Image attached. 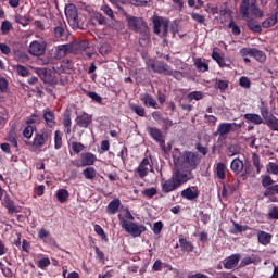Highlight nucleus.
I'll use <instances>...</instances> for the list:
<instances>
[{
	"label": "nucleus",
	"mask_w": 278,
	"mask_h": 278,
	"mask_svg": "<svg viewBox=\"0 0 278 278\" xmlns=\"http://www.w3.org/2000/svg\"><path fill=\"white\" fill-rule=\"evenodd\" d=\"M173 160L176 170L190 173V175H192V170H197V166H199V163L201 162L198 153L192 151H185L181 153L178 149L174 152Z\"/></svg>",
	"instance_id": "f257e3e1"
},
{
	"label": "nucleus",
	"mask_w": 278,
	"mask_h": 278,
	"mask_svg": "<svg viewBox=\"0 0 278 278\" xmlns=\"http://www.w3.org/2000/svg\"><path fill=\"white\" fill-rule=\"evenodd\" d=\"M192 179H194V174L175 168L172 177L162 184V191L168 194V192L177 190V188L192 181Z\"/></svg>",
	"instance_id": "f03ea898"
},
{
	"label": "nucleus",
	"mask_w": 278,
	"mask_h": 278,
	"mask_svg": "<svg viewBox=\"0 0 278 278\" xmlns=\"http://www.w3.org/2000/svg\"><path fill=\"white\" fill-rule=\"evenodd\" d=\"M118 220L122 229L126 233H130L132 238H140V236H142V233L147 231V227L144 225L128 222L127 219H125V217H123V214H118Z\"/></svg>",
	"instance_id": "7ed1b4c3"
},
{
	"label": "nucleus",
	"mask_w": 278,
	"mask_h": 278,
	"mask_svg": "<svg viewBox=\"0 0 278 278\" xmlns=\"http://www.w3.org/2000/svg\"><path fill=\"white\" fill-rule=\"evenodd\" d=\"M239 10L243 18H251V14L257 18L264 16V12L257 8V0H241Z\"/></svg>",
	"instance_id": "20e7f679"
},
{
	"label": "nucleus",
	"mask_w": 278,
	"mask_h": 278,
	"mask_svg": "<svg viewBox=\"0 0 278 278\" xmlns=\"http://www.w3.org/2000/svg\"><path fill=\"white\" fill-rule=\"evenodd\" d=\"M128 27L131 31L135 34H140L143 37L149 36V25L147 24V21L142 17L128 15L126 17Z\"/></svg>",
	"instance_id": "39448f33"
},
{
	"label": "nucleus",
	"mask_w": 278,
	"mask_h": 278,
	"mask_svg": "<svg viewBox=\"0 0 278 278\" xmlns=\"http://www.w3.org/2000/svg\"><path fill=\"white\" fill-rule=\"evenodd\" d=\"M242 124L238 123H220L217 127V130L214 132V136H219L218 140H226L227 135L231 134L233 129H241Z\"/></svg>",
	"instance_id": "423d86ee"
},
{
	"label": "nucleus",
	"mask_w": 278,
	"mask_h": 278,
	"mask_svg": "<svg viewBox=\"0 0 278 278\" xmlns=\"http://www.w3.org/2000/svg\"><path fill=\"white\" fill-rule=\"evenodd\" d=\"M65 16L68 25L73 29H79V14L77 13V7L73 3L65 5Z\"/></svg>",
	"instance_id": "0eeeda50"
},
{
	"label": "nucleus",
	"mask_w": 278,
	"mask_h": 278,
	"mask_svg": "<svg viewBox=\"0 0 278 278\" xmlns=\"http://www.w3.org/2000/svg\"><path fill=\"white\" fill-rule=\"evenodd\" d=\"M52 131L48 129H41L39 130L33 140V147H36V149H40L41 147H45L49 140H51Z\"/></svg>",
	"instance_id": "6e6552de"
},
{
	"label": "nucleus",
	"mask_w": 278,
	"mask_h": 278,
	"mask_svg": "<svg viewBox=\"0 0 278 278\" xmlns=\"http://www.w3.org/2000/svg\"><path fill=\"white\" fill-rule=\"evenodd\" d=\"M152 25H153V31L154 34L156 35H160L161 34V27L164 31V36H167L168 35V20L162 17V16H159V15H153L152 16Z\"/></svg>",
	"instance_id": "1a4fd4ad"
},
{
	"label": "nucleus",
	"mask_w": 278,
	"mask_h": 278,
	"mask_svg": "<svg viewBox=\"0 0 278 278\" xmlns=\"http://www.w3.org/2000/svg\"><path fill=\"white\" fill-rule=\"evenodd\" d=\"M148 66L153 71V73H159L160 75H173V68H170V65L165 64L164 62L150 60L148 62Z\"/></svg>",
	"instance_id": "9d476101"
},
{
	"label": "nucleus",
	"mask_w": 278,
	"mask_h": 278,
	"mask_svg": "<svg viewBox=\"0 0 278 278\" xmlns=\"http://www.w3.org/2000/svg\"><path fill=\"white\" fill-rule=\"evenodd\" d=\"M261 115L271 131H278V118L275 115L268 116V109H261Z\"/></svg>",
	"instance_id": "9b49d317"
},
{
	"label": "nucleus",
	"mask_w": 278,
	"mask_h": 278,
	"mask_svg": "<svg viewBox=\"0 0 278 278\" xmlns=\"http://www.w3.org/2000/svg\"><path fill=\"white\" fill-rule=\"evenodd\" d=\"M45 51H47V43L45 41L40 42L35 40L29 45L28 48V53L35 56L45 55Z\"/></svg>",
	"instance_id": "f8f14e48"
},
{
	"label": "nucleus",
	"mask_w": 278,
	"mask_h": 278,
	"mask_svg": "<svg viewBox=\"0 0 278 278\" xmlns=\"http://www.w3.org/2000/svg\"><path fill=\"white\" fill-rule=\"evenodd\" d=\"M242 255L240 253L231 254L223 261L224 268L226 270H233L238 264H240Z\"/></svg>",
	"instance_id": "ddd939ff"
},
{
	"label": "nucleus",
	"mask_w": 278,
	"mask_h": 278,
	"mask_svg": "<svg viewBox=\"0 0 278 278\" xmlns=\"http://www.w3.org/2000/svg\"><path fill=\"white\" fill-rule=\"evenodd\" d=\"M75 123L80 129H88L92 125V115L88 113H81L76 116Z\"/></svg>",
	"instance_id": "4468645a"
},
{
	"label": "nucleus",
	"mask_w": 278,
	"mask_h": 278,
	"mask_svg": "<svg viewBox=\"0 0 278 278\" xmlns=\"http://www.w3.org/2000/svg\"><path fill=\"white\" fill-rule=\"evenodd\" d=\"M149 168H151V161L149 160V157H144L140 162L139 166L135 169V173H137L140 179H144V177L149 175Z\"/></svg>",
	"instance_id": "2eb2a0df"
},
{
	"label": "nucleus",
	"mask_w": 278,
	"mask_h": 278,
	"mask_svg": "<svg viewBox=\"0 0 278 278\" xmlns=\"http://www.w3.org/2000/svg\"><path fill=\"white\" fill-rule=\"evenodd\" d=\"M66 31V22L63 18L54 21L53 34L55 38H62Z\"/></svg>",
	"instance_id": "dca6fc26"
},
{
	"label": "nucleus",
	"mask_w": 278,
	"mask_h": 278,
	"mask_svg": "<svg viewBox=\"0 0 278 278\" xmlns=\"http://www.w3.org/2000/svg\"><path fill=\"white\" fill-rule=\"evenodd\" d=\"M36 73L40 77V79H42V81L45 84H53V81H55V78L53 77V74L51 73V70L37 68Z\"/></svg>",
	"instance_id": "f3484780"
},
{
	"label": "nucleus",
	"mask_w": 278,
	"mask_h": 278,
	"mask_svg": "<svg viewBox=\"0 0 278 278\" xmlns=\"http://www.w3.org/2000/svg\"><path fill=\"white\" fill-rule=\"evenodd\" d=\"M180 195L182 199H187V201H194L199 199V189L197 187H189L184 189Z\"/></svg>",
	"instance_id": "a211bd4d"
},
{
	"label": "nucleus",
	"mask_w": 278,
	"mask_h": 278,
	"mask_svg": "<svg viewBox=\"0 0 278 278\" xmlns=\"http://www.w3.org/2000/svg\"><path fill=\"white\" fill-rule=\"evenodd\" d=\"M148 132H149V136H151V138H153V140L159 142V144L161 147H164L166 141L164 140V136L162 135V130H160V128L149 127Z\"/></svg>",
	"instance_id": "6ab92c4d"
},
{
	"label": "nucleus",
	"mask_w": 278,
	"mask_h": 278,
	"mask_svg": "<svg viewBox=\"0 0 278 278\" xmlns=\"http://www.w3.org/2000/svg\"><path fill=\"white\" fill-rule=\"evenodd\" d=\"M43 119L46 121L47 127H49L50 129H53V127H55V113H53L51 109H45Z\"/></svg>",
	"instance_id": "aec40b11"
},
{
	"label": "nucleus",
	"mask_w": 278,
	"mask_h": 278,
	"mask_svg": "<svg viewBox=\"0 0 278 278\" xmlns=\"http://www.w3.org/2000/svg\"><path fill=\"white\" fill-rule=\"evenodd\" d=\"M260 262H262V258L258 255H245L240 262V268H245V266H251V264H260Z\"/></svg>",
	"instance_id": "412c9836"
},
{
	"label": "nucleus",
	"mask_w": 278,
	"mask_h": 278,
	"mask_svg": "<svg viewBox=\"0 0 278 278\" xmlns=\"http://www.w3.org/2000/svg\"><path fill=\"white\" fill-rule=\"evenodd\" d=\"M2 205L8 210L9 214H18V207L14 205V201L8 194L4 195Z\"/></svg>",
	"instance_id": "4be33fe9"
},
{
	"label": "nucleus",
	"mask_w": 278,
	"mask_h": 278,
	"mask_svg": "<svg viewBox=\"0 0 278 278\" xmlns=\"http://www.w3.org/2000/svg\"><path fill=\"white\" fill-rule=\"evenodd\" d=\"M94 162H97V155L92 152L81 154V166H94Z\"/></svg>",
	"instance_id": "5701e85b"
},
{
	"label": "nucleus",
	"mask_w": 278,
	"mask_h": 278,
	"mask_svg": "<svg viewBox=\"0 0 278 278\" xmlns=\"http://www.w3.org/2000/svg\"><path fill=\"white\" fill-rule=\"evenodd\" d=\"M140 101L143 102V105H146V108H153L154 110H157V101H155V99H153L152 94L146 93L142 94L140 98Z\"/></svg>",
	"instance_id": "b1692460"
},
{
	"label": "nucleus",
	"mask_w": 278,
	"mask_h": 278,
	"mask_svg": "<svg viewBox=\"0 0 278 278\" xmlns=\"http://www.w3.org/2000/svg\"><path fill=\"white\" fill-rule=\"evenodd\" d=\"M68 53H73V45L66 43V45H61L56 48V55L58 58H66Z\"/></svg>",
	"instance_id": "393cba45"
},
{
	"label": "nucleus",
	"mask_w": 278,
	"mask_h": 278,
	"mask_svg": "<svg viewBox=\"0 0 278 278\" xmlns=\"http://www.w3.org/2000/svg\"><path fill=\"white\" fill-rule=\"evenodd\" d=\"M243 118H245L248 123H253V125H262V123H264L262 115L256 113H247L243 115Z\"/></svg>",
	"instance_id": "a878e982"
},
{
	"label": "nucleus",
	"mask_w": 278,
	"mask_h": 278,
	"mask_svg": "<svg viewBox=\"0 0 278 278\" xmlns=\"http://www.w3.org/2000/svg\"><path fill=\"white\" fill-rule=\"evenodd\" d=\"M230 168L233 174L240 175V173L244 170V162H242L240 159H235L230 164Z\"/></svg>",
	"instance_id": "bb28decb"
},
{
	"label": "nucleus",
	"mask_w": 278,
	"mask_h": 278,
	"mask_svg": "<svg viewBox=\"0 0 278 278\" xmlns=\"http://www.w3.org/2000/svg\"><path fill=\"white\" fill-rule=\"evenodd\" d=\"M277 24H278V11H276V13L273 14L270 17H267L262 23V27H264V29H269V27H275V25Z\"/></svg>",
	"instance_id": "cd10ccee"
},
{
	"label": "nucleus",
	"mask_w": 278,
	"mask_h": 278,
	"mask_svg": "<svg viewBox=\"0 0 278 278\" xmlns=\"http://www.w3.org/2000/svg\"><path fill=\"white\" fill-rule=\"evenodd\" d=\"M121 207V200L113 199L106 206L108 214H116Z\"/></svg>",
	"instance_id": "c85d7f7f"
},
{
	"label": "nucleus",
	"mask_w": 278,
	"mask_h": 278,
	"mask_svg": "<svg viewBox=\"0 0 278 278\" xmlns=\"http://www.w3.org/2000/svg\"><path fill=\"white\" fill-rule=\"evenodd\" d=\"M257 238H258V242L261 244H264V247H266V244H270V240L273 239V236L266 231H258Z\"/></svg>",
	"instance_id": "c756f323"
},
{
	"label": "nucleus",
	"mask_w": 278,
	"mask_h": 278,
	"mask_svg": "<svg viewBox=\"0 0 278 278\" xmlns=\"http://www.w3.org/2000/svg\"><path fill=\"white\" fill-rule=\"evenodd\" d=\"M179 244L182 251H186L187 253H191L192 251H194V244L192 243V241H188L185 238H180Z\"/></svg>",
	"instance_id": "7c9ffc66"
},
{
	"label": "nucleus",
	"mask_w": 278,
	"mask_h": 278,
	"mask_svg": "<svg viewBox=\"0 0 278 278\" xmlns=\"http://www.w3.org/2000/svg\"><path fill=\"white\" fill-rule=\"evenodd\" d=\"M212 59L215 62H217V64H218V66H220V68H225V66H229V64H227V61L225 60V58L216 51L213 52Z\"/></svg>",
	"instance_id": "2f4dec72"
},
{
	"label": "nucleus",
	"mask_w": 278,
	"mask_h": 278,
	"mask_svg": "<svg viewBox=\"0 0 278 278\" xmlns=\"http://www.w3.org/2000/svg\"><path fill=\"white\" fill-rule=\"evenodd\" d=\"M252 58H254V60H256V62H260L261 64H264V62H266V53L257 48H254Z\"/></svg>",
	"instance_id": "473e14b6"
},
{
	"label": "nucleus",
	"mask_w": 278,
	"mask_h": 278,
	"mask_svg": "<svg viewBox=\"0 0 278 278\" xmlns=\"http://www.w3.org/2000/svg\"><path fill=\"white\" fill-rule=\"evenodd\" d=\"M68 197H71V194L68 193V190H66V189H59L56 191V199H58L59 203H66V201H68Z\"/></svg>",
	"instance_id": "72a5a7b5"
},
{
	"label": "nucleus",
	"mask_w": 278,
	"mask_h": 278,
	"mask_svg": "<svg viewBox=\"0 0 278 278\" xmlns=\"http://www.w3.org/2000/svg\"><path fill=\"white\" fill-rule=\"evenodd\" d=\"M129 109L131 110V112H135V114H137V116L144 117L147 114V111H144V108H142L136 103H130Z\"/></svg>",
	"instance_id": "f704fd0d"
},
{
	"label": "nucleus",
	"mask_w": 278,
	"mask_h": 278,
	"mask_svg": "<svg viewBox=\"0 0 278 278\" xmlns=\"http://www.w3.org/2000/svg\"><path fill=\"white\" fill-rule=\"evenodd\" d=\"M15 73L20 75V77H29V68L24 65L17 64L14 66Z\"/></svg>",
	"instance_id": "c9c22d12"
},
{
	"label": "nucleus",
	"mask_w": 278,
	"mask_h": 278,
	"mask_svg": "<svg viewBox=\"0 0 278 278\" xmlns=\"http://www.w3.org/2000/svg\"><path fill=\"white\" fill-rule=\"evenodd\" d=\"M83 175L85 177V179H94V177H97V169H94V167H87L83 170Z\"/></svg>",
	"instance_id": "e433bc0d"
},
{
	"label": "nucleus",
	"mask_w": 278,
	"mask_h": 278,
	"mask_svg": "<svg viewBox=\"0 0 278 278\" xmlns=\"http://www.w3.org/2000/svg\"><path fill=\"white\" fill-rule=\"evenodd\" d=\"M194 65L197 66L198 71H201V73H206V71H210V65L201 59H195Z\"/></svg>",
	"instance_id": "4c0bfd02"
},
{
	"label": "nucleus",
	"mask_w": 278,
	"mask_h": 278,
	"mask_svg": "<svg viewBox=\"0 0 278 278\" xmlns=\"http://www.w3.org/2000/svg\"><path fill=\"white\" fill-rule=\"evenodd\" d=\"M62 136H63L62 131L55 130V132H54V149H56V150L62 149V144H63Z\"/></svg>",
	"instance_id": "58836bf2"
},
{
	"label": "nucleus",
	"mask_w": 278,
	"mask_h": 278,
	"mask_svg": "<svg viewBox=\"0 0 278 278\" xmlns=\"http://www.w3.org/2000/svg\"><path fill=\"white\" fill-rule=\"evenodd\" d=\"M261 184L263 186V188H267L269 189L270 187H273L275 185V180H273V178L270 176H266V175H263L261 176Z\"/></svg>",
	"instance_id": "ea45409f"
},
{
	"label": "nucleus",
	"mask_w": 278,
	"mask_h": 278,
	"mask_svg": "<svg viewBox=\"0 0 278 278\" xmlns=\"http://www.w3.org/2000/svg\"><path fill=\"white\" fill-rule=\"evenodd\" d=\"M70 147L76 154L81 153V151H84L86 149V146H84L81 142H77V141H72L70 143Z\"/></svg>",
	"instance_id": "a19ab883"
},
{
	"label": "nucleus",
	"mask_w": 278,
	"mask_h": 278,
	"mask_svg": "<svg viewBox=\"0 0 278 278\" xmlns=\"http://www.w3.org/2000/svg\"><path fill=\"white\" fill-rule=\"evenodd\" d=\"M225 168H226V166L224 165V163H217L216 175H217L218 179L225 180V178H226Z\"/></svg>",
	"instance_id": "79ce46f5"
},
{
	"label": "nucleus",
	"mask_w": 278,
	"mask_h": 278,
	"mask_svg": "<svg viewBox=\"0 0 278 278\" xmlns=\"http://www.w3.org/2000/svg\"><path fill=\"white\" fill-rule=\"evenodd\" d=\"M11 29H13L12 23L10 21H3L1 24V33L3 36H8Z\"/></svg>",
	"instance_id": "37998d69"
},
{
	"label": "nucleus",
	"mask_w": 278,
	"mask_h": 278,
	"mask_svg": "<svg viewBox=\"0 0 278 278\" xmlns=\"http://www.w3.org/2000/svg\"><path fill=\"white\" fill-rule=\"evenodd\" d=\"M248 27L251 29V31H255L256 34H260L262 31V25L255 23L253 20L248 21Z\"/></svg>",
	"instance_id": "c03bdc74"
},
{
	"label": "nucleus",
	"mask_w": 278,
	"mask_h": 278,
	"mask_svg": "<svg viewBox=\"0 0 278 278\" xmlns=\"http://www.w3.org/2000/svg\"><path fill=\"white\" fill-rule=\"evenodd\" d=\"M228 28L231 29V34H233V36H240L241 34L240 26H238V24H236L233 20L229 22Z\"/></svg>",
	"instance_id": "a18cd8bd"
},
{
	"label": "nucleus",
	"mask_w": 278,
	"mask_h": 278,
	"mask_svg": "<svg viewBox=\"0 0 278 278\" xmlns=\"http://www.w3.org/2000/svg\"><path fill=\"white\" fill-rule=\"evenodd\" d=\"M215 86L220 90V92H225V90L229 88V81L217 79Z\"/></svg>",
	"instance_id": "49530a36"
},
{
	"label": "nucleus",
	"mask_w": 278,
	"mask_h": 278,
	"mask_svg": "<svg viewBox=\"0 0 278 278\" xmlns=\"http://www.w3.org/2000/svg\"><path fill=\"white\" fill-rule=\"evenodd\" d=\"M188 99L190 101H201L203 99V92L201 91H193L188 94Z\"/></svg>",
	"instance_id": "de8ad7c7"
},
{
	"label": "nucleus",
	"mask_w": 278,
	"mask_h": 278,
	"mask_svg": "<svg viewBox=\"0 0 278 278\" xmlns=\"http://www.w3.org/2000/svg\"><path fill=\"white\" fill-rule=\"evenodd\" d=\"M131 5H135L136 8H147L149 3H151V0H130Z\"/></svg>",
	"instance_id": "09e8293b"
},
{
	"label": "nucleus",
	"mask_w": 278,
	"mask_h": 278,
	"mask_svg": "<svg viewBox=\"0 0 278 278\" xmlns=\"http://www.w3.org/2000/svg\"><path fill=\"white\" fill-rule=\"evenodd\" d=\"M268 218H270L271 220H278V206L269 207Z\"/></svg>",
	"instance_id": "8fccbe9b"
},
{
	"label": "nucleus",
	"mask_w": 278,
	"mask_h": 278,
	"mask_svg": "<svg viewBox=\"0 0 278 278\" xmlns=\"http://www.w3.org/2000/svg\"><path fill=\"white\" fill-rule=\"evenodd\" d=\"M191 18L195 21V23H199L200 25H205V16L199 13H191Z\"/></svg>",
	"instance_id": "3c124183"
},
{
	"label": "nucleus",
	"mask_w": 278,
	"mask_h": 278,
	"mask_svg": "<svg viewBox=\"0 0 278 278\" xmlns=\"http://www.w3.org/2000/svg\"><path fill=\"white\" fill-rule=\"evenodd\" d=\"M254 49L255 48H242L239 53H240L241 58H248V55L250 58H253Z\"/></svg>",
	"instance_id": "603ef678"
},
{
	"label": "nucleus",
	"mask_w": 278,
	"mask_h": 278,
	"mask_svg": "<svg viewBox=\"0 0 278 278\" xmlns=\"http://www.w3.org/2000/svg\"><path fill=\"white\" fill-rule=\"evenodd\" d=\"M142 194L144 195V197H148L149 199H153V197H155V194H157V189H155V188H148V189H144L143 191H142Z\"/></svg>",
	"instance_id": "864d4df0"
},
{
	"label": "nucleus",
	"mask_w": 278,
	"mask_h": 278,
	"mask_svg": "<svg viewBox=\"0 0 278 278\" xmlns=\"http://www.w3.org/2000/svg\"><path fill=\"white\" fill-rule=\"evenodd\" d=\"M267 173H270L271 175H278V164L269 162L267 165Z\"/></svg>",
	"instance_id": "5fc2aeb1"
},
{
	"label": "nucleus",
	"mask_w": 278,
	"mask_h": 278,
	"mask_svg": "<svg viewBox=\"0 0 278 278\" xmlns=\"http://www.w3.org/2000/svg\"><path fill=\"white\" fill-rule=\"evenodd\" d=\"M239 86H241V88H251V80L249 79V77L247 76H242L240 79H239Z\"/></svg>",
	"instance_id": "6e6d98bb"
},
{
	"label": "nucleus",
	"mask_w": 278,
	"mask_h": 278,
	"mask_svg": "<svg viewBox=\"0 0 278 278\" xmlns=\"http://www.w3.org/2000/svg\"><path fill=\"white\" fill-rule=\"evenodd\" d=\"M30 18H24L22 15H15V23L23 25V27H27L29 25Z\"/></svg>",
	"instance_id": "4d7b16f0"
},
{
	"label": "nucleus",
	"mask_w": 278,
	"mask_h": 278,
	"mask_svg": "<svg viewBox=\"0 0 278 278\" xmlns=\"http://www.w3.org/2000/svg\"><path fill=\"white\" fill-rule=\"evenodd\" d=\"M37 266L38 268H47V266H51V260H49L48 257H43L39 260Z\"/></svg>",
	"instance_id": "13d9d810"
},
{
	"label": "nucleus",
	"mask_w": 278,
	"mask_h": 278,
	"mask_svg": "<svg viewBox=\"0 0 278 278\" xmlns=\"http://www.w3.org/2000/svg\"><path fill=\"white\" fill-rule=\"evenodd\" d=\"M23 136H24V138H27L29 140V138H31L34 136V127L26 126L23 131Z\"/></svg>",
	"instance_id": "bf43d9fd"
},
{
	"label": "nucleus",
	"mask_w": 278,
	"mask_h": 278,
	"mask_svg": "<svg viewBox=\"0 0 278 278\" xmlns=\"http://www.w3.org/2000/svg\"><path fill=\"white\" fill-rule=\"evenodd\" d=\"M94 231L98 233V236H101L102 240H108V236L105 235V231L100 225L94 226Z\"/></svg>",
	"instance_id": "052dcab7"
},
{
	"label": "nucleus",
	"mask_w": 278,
	"mask_h": 278,
	"mask_svg": "<svg viewBox=\"0 0 278 278\" xmlns=\"http://www.w3.org/2000/svg\"><path fill=\"white\" fill-rule=\"evenodd\" d=\"M102 12H104V14H106V16H110L111 18H114V11H112V8H110V5H102L101 7Z\"/></svg>",
	"instance_id": "680f3d73"
},
{
	"label": "nucleus",
	"mask_w": 278,
	"mask_h": 278,
	"mask_svg": "<svg viewBox=\"0 0 278 278\" xmlns=\"http://www.w3.org/2000/svg\"><path fill=\"white\" fill-rule=\"evenodd\" d=\"M87 96H89L90 99H92V101H96V103H101L102 101V98L101 96H99L97 92L94 91H89L87 93Z\"/></svg>",
	"instance_id": "e2e57ef3"
},
{
	"label": "nucleus",
	"mask_w": 278,
	"mask_h": 278,
	"mask_svg": "<svg viewBox=\"0 0 278 278\" xmlns=\"http://www.w3.org/2000/svg\"><path fill=\"white\" fill-rule=\"evenodd\" d=\"M164 228V224H162V222H156L153 225V231L154 233L157 236V233L162 232V229Z\"/></svg>",
	"instance_id": "0e129e2a"
},
{
	"label": "nucleus",
	"mask_w": 278,
	"mask_h": 278,
	"mask_svg": "<svg viewBox=\"0 0 278 278\" xmlns=\"http://www.w3.org/2000/svg\"><path fill=\"white\" fill-rule=\"evenodd\" d=\"M0 91L8 92V79H5L4 77L0 78Z\"/></svg>",
	"instance_id": "69168bd1"
},
{
	"label": "nucleus",
	"mask_w": 278,
	"mask_h": 278,
	"mask_svg": "<svg viewBox=\"0 0 278 278\" xmlns=\"http://www.w3.org/2000/svg\"><path fill=\"white\" fill-rule=\"evenodd\" d=\"M88 41H80L77 45V50L80 51L81 53H86L87 49H88Z\"/></svg>",
	"instance_id": "338daca9"
},
{
	"label": "nucleus",
	"mask_w": 278,
	"mask_h": 278,
	"mask_svg": "<svg viewBox=\"0 0 278 278\" xmlns=\"http://www.w3.org/2000/svg\"><path fill=\"white\" fill-rule=\"evenodd\" d=\"M73 122L71 121V113H67L63 117V127H71Z\"/></svg>",
	"instance_id": "774afa93"
}]
</instances>
